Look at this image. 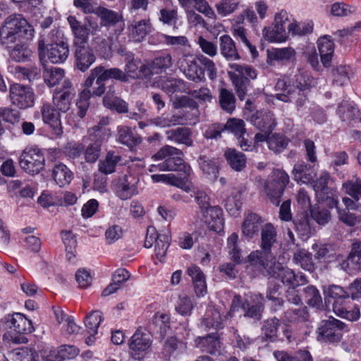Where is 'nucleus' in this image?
<instances>
[{
  "label": "nucleus",
  "instance_id": "c756f323",
  "mask_svg": "<svg viewBox=\"0 0 361 361\" xmlns=\"http://www.w3.org/2000/svg\"><path fill=\"white\" fill-rule=\"evenodd\" d=\"M317 46L321 61L324 66H330L334 51V43L328 35H324L317 40Z\"/></svg>",
  "mask_w": 361,
  "mask_h": 361
},
{
  "label": "nucleus",
  "instance_id": "0e129e2a",
  "mask_svg": "<svg viewBox=\"0 0 361 361\" xmlns=\"http://www.w3.org/2000/svg\"><path fill=\"white\" fill-rule=\"evenodd\" d=\"M333 310L337 314L349 321H356L360 317V310L358 306H354L353 309L347 310L344 307H338L336 302H334Z\"/></svg>",
  "mask_w": 361,
  "mask_h": 361
},
{
  "label": "nucleus",
  "instance_id": "37998d69",
  "mask_svg": "<svg viewBox=\"0 0 361 361\" xmlns=\"http://www.w3.org/2000/svg\"><path fill=\"white\" fill-rule=\"evenodd\" d=\"M121 157L114 152H109L104 160L99 162V171L104 174H110L115 171L116 164L121 161Z\"/></svg>",
  "mask_w": 361,
  "mask_h": 361
},
{
  "label": "nucleus",
  "instance_id": "f704fd0d",
  "mask_svg": "<svg viewBox=\"0 0 361 361\" xmlns=\"http://www.w3.org/2000/svg\"><path fill=\"white\" fill-rule=\"evenodd\" d=\"M128 29L135 41L140 42L151 31V25L148 20H141L131 23Z\"/></svg>",
  "mask_w": 361,
  "mask_h": 361
},
{
  "label": "nucleus",
  "instance_id": "58836bf2",
  "mask_svg": "<svg viewBox=\"0 0 361 361\" xmlns=\"http://www.w3.org/2000/svg\"><path fill=\"white\" fill-rule=\"evenodd\" d=\"M353 75V71L350 66L340 65L332 70L333 85L343 86L347 85Z\"/></svg>",
  "mask_w": 361,
  "mask_h": 361
},
{
  "label": "nucleus",
  "instance_id": "13d9d810",
  "mask_svg": "<svg viewBox=\"0 0 361 361\" xmlns=\"http://www.w3.org/2000/svg\"><path fill=\"white\" fill-rule=\"evenodd\" d=\"M306 302L312 307H319L322 302V296L319 290L313 286H307L302 289Z\"/></svg>",
  "mask_w": 361,
  "mask_h": 361
},
{
  "label": "nucleus",
  "instance_id": "dca6fc26",
  "mask_svg": "<svg viewBox=\"0 0 361 361\" xmlns=\"http://www.w3.org/2000/svg\"><path fill=\"white\" fill-rule=\"evenodd\" d=\"M100 75L105 80L114 79L121 82H127V75L123 70L118 68H105L102 66H98L91 71L88 78L86 79L84 85L87 87L92 86L97 75Z\"/></svg>",
  "mask_w": 361,
  "mask_h": 361
},
{
  "label": "nucleus",
  "instance_id": "9b49d317",
  "mask_svg": "<svg viewBox=\"0 0 361 361\" xmlns=\"http://www.w3.org/2000/svg\"><path fill=\"white\" fill-rule=\"evenodd\" d=\"M75 90L69 80H64L61 87H57L53 93V104L61 112H67L71 107Z\"/></svg>",
  "mask_w": 361,
  "mask_h": 361
},
{
  "label": "nucleus",
  "instance_id": "c85d7f7f",
  "mask_svg": "<svg viewBox=\"0 0 361 361\" xmlns=\"http://www.w3.org/2000/svg\"><path fill=\"white\" fill-rule=\"evenodd\" d=\"M170 320L169 314L157 312L153 316L149 329L159 334L161 338H164L171 328Z\"/></svg>",
  "mask_w": 361,
  "mask_h": 361
},
{
  "label": "nucleus",
  "instance_id": "a18cd8bd",
  "mask_svg": "<svg viewBox=\"0 0 361 361\" xmlns=\"http://www.w3.org/2000/svg\"><path fill=\"white\" fill-rule=\"evenodd\" d=\"M9 52L11 60L16 62H22L29 59L32 55L31 50L25 44V41H19Z\"/></svg>",
  "mask_w": 361,
  "mask_h": 361
},
{
  "label": "nucleus",
  "instance_id": "4c0bfd02",
  "mask_svg": "<svg viewBox=\"0 0 361 361\" xmlns=\"http://www.w3.org/2000/svg\"><path fill=\"white\" fill-rule=\"evenodd\" d=\"M310 314L307 307L289 309L284 312L283 322L287 323H302L309 320Z\"/></svg>",
  "mask_w": 361,
  "mask_h": 361
},
{
  "label": "nucleus",
  "instance_id": "a19ab883",
  "mask_svg": "<svg viewBox=\"0 0 361 361\" xmlns=\"http://www.w3.org/2000/svg\"><path fill=\"white\" fill-rule=\"evenodd\" d=\"M96 14L101 19V25L106 27L114 26L122 22V16L118 13L104 7L97 8Z\"/></svg>",
  "mask_w": 361,
  "mask_h": 361
},
{
  "label": "nucleus",
  "instance_id": "bf43d9fd",
  "mask_svg": "<svg viewBox=\"0 0 361 361\" xmlns=\"http://www.w3.org/2000/svg\"><path fill=\"white\" fill-rule=\"evenodd\" d=\"M151 178L154 183H164L183 188L185 185V181L177 178L175 175L169 174H153Z\"/></svg>",
  "mask_w": 361,
  "mask_h": 361
},
{
  "label": "nucleus",
  "instance_id": "49530a36",
  "mask_svg": "<svg viewBox=\"0 0 361 361\" xmlns=\"http://www.w3.org/2000/svg\"><path fill=\"white\" fill-rule=\"evenodd\" d=\"M295 51L291 47H285L281 49H272L268 51L267 62L272 65L274 61H288L293 57Z\"/></svg>",
  "mask_w": 361,
  "mask_h": 361
},
{
  "label": "nucleus",
  "instance_id": "c03bdc74",
  "mask_svg": "<svg viewBox=\"0 0 361 361\" xmlns=\"http://www.w3.org/2000/svg\"><path fill=\"white\" fill-rule=\"evenodd\" d=\"M62 239L66 246V252L67 260L70 263L75 262V248L76 239L75 235L71 231H63Z\"/></svg>",
  "mask_w": 361,
  "mask_h": 361
},
{
  "label": "nucleus",
  "instance_id": "6ab92c4d",
  "mask_svg": "<svg viewBox=\"0 0 361 361\" xmlns=\"http://www.w3.org/2000/svg\"><path fill=\"white\" fill-rule=\"evenodd\" d=\"M75 65L82 72L86 71L96 61V56L90 45L73 47Z\"/></svg>",
  "mask_w": 361,
  "mask_h": 361
},
{
  "label": "nucleus",
  "instance_id": "8fccbe9b",
  "mask_svg": "<svg viewBox=\"0 0 361 361\" xmlns=\"http://www.w3.org/2000/svg\"><path fill=\"white\" fill-rule=\"evenodd\" d=\"M288 32L293 36H302L310 34L313 30L312 22L298 23L294 18L290 24L287 25Z\"/></svg>",
  "mask_w": 361,
  "mask_h": 361
},
{
  "label": "nucleus",
  "instance_id": "338daca9",
  "mask_svg": "<svg viewBox=\"0 0 361 361\" xmlns=\"http://www.w3.org/2000/svg\"><path fill=\"white\" fill-rule=\"evenodd\" d=\"M225 130H229L239 138L245 133V123L241 119L231 118L226 124H224Z\"/></svg>",
  "mask_w": 361,
  "mask_h": 361
},
{
  "label": "nucleus",
  "instance_id": "ea45409f",
  "mask_svg": "<svg viewBox=\"0 0 361 361\" xmlns=\"http://www.w3.org/2000/svg\"><path fill=\"white\" fill-rule=\"evenodd\" d=\"M288 33L285 27L281 25H277L274 23V28L264 27L263 30L264 37L271 42H285L288 38Z\"/></svg>",
  "mask_w": 361,
  "mask_h": 361
},
{
  "label": "nucleus",
  "instance_id": "aec40b11",
  "mask_svg": "<svg viewBox=\"0 0 361 361\" xmlns=\"http://www.w3.org/2000/svg\"><path fill=\"white\" fill-rule=\"evenodd\" d=\"M126 59H124L125 68L123 72L129 77L133 78H140L148 76V68L147 64H143L141 61L135 59L133 54H126Z\"/></svg>",
  "mask_w": 361,
  "mask_h": 361
},
{
  "label": "nucleus",
  "instance_id": "864d4df0",
  "mask_svg": "<svg viewBox=\"0 0 361 361\" xmlns=\"http://www.w3.org/2000/svg\"><path fill=\"white\" fill-rule=\"evenodd\" d=\"M43 76L45 83L49 87H54L64 78V71L60 68L46 69Z\"/></svg>",
  "mask_w": 361,
  "mask_h": 361
},
{
  "label": "nucleus",
  "instance_id": "7c9ffc66",
  "mask_svg": "<svg viewBox=\"0 0 361 361\" xmlns=\"http://www.w3.org/2000/svg\"><path fill=\"white\" fill-rule=\"evenodd\" d=\"M148 76L152 74H159L165 72L172 66V57L169 54H164L154 58L147 63Z\"/></svg>",
  "mask_w": 361,
  "mask_h": 361
},
{
  "label": "nucleus",
  "instance_id": "473e14b6",
  "mask_svg": "<svg viewBox=\"0 0 361 361\" xmlns=\"http://www.w3.org/2000/svg\"><path fill=\"white\" fill-rule=\"evenodd\" d=\"M294 180L300 184H308L314 181L315 173L306 164H295L292 171Z\"/></svg>",
  "mask_w": 361,
  "mask_h": 361
},
{
  "label": "nucleus",
  "instance_id": "b1692460",
  "mask_svg": "<svg viewBox=\"0 0 361 361\" xmlns=\"http://www.w3.org/2000/svg\"><path fill=\"white\" fill-rule=\"evenodd\" d=\"M250 122L262 132L271 133L276 126L274 114L271 111H257L250 117Z\"/></svg>",
  "mask_w": 361,
  "mask_h": 361
},
{
  "label": "nucleus",
  "instance_id": "4468645a",
  "mask_svg": "<svg viewBox=\"0 0 361 361\" xmlns=\"http://www.w3.org/2000/svg\"><path fill=\"white\" fill-rule=\"evenodd\" d=\"M99 127H92L89 130L90 140L92 142L85 151V159L88 163H94L99 157L102 143L104 140V134L105 131L99 128Z\"/></svg>",
  "mask_w": 361,
  "mask_h": 361
},
{
  "label": "nucleus",
  "instance_id": "6e6d98bb",
  "mask_svg": "<svg viewBox=\"0 0 361 361\" xmlns=\"http://www.w3.org/2000/svg\"><path fill=\"white\" fill-rule=\"evenodd\" d=\"M288 140L283 135L274 134L267 139V145L269 149L275 153H280L288 146Z\"/></svg>",
  "mask_w": 361,
  "mask_h": 361
},
{
  "label": "nucleus",
  "instance_id": "f8f14e48",
  "mask_svg": "<svg viewBox=\"0 0 361 361\" xmlns=\"http://www.w3.org/2000/svg\"><path fill=\"white\" fill-rule=\"evenodd\" d=\"M177 64L188 79L197 82L204 78V71L198 65L196 58L193 55H183L178 59Z\"/></svg>",
  "mask_w": 361,
  "mask_h": 361
},
{
  "label": "nucleus",
  "instance_id": "e2e57ef3",
  "mask_svg": "<svg viewBox=\"0 0 361 361\" xmlns=\"http://www.w3.org/2000/svg\"><path fill=\"white\" fill-rule=\"evenodd\" d=\"M192 308L191 298L186 295H180L176 305V312L183 316H187L191 314Z\"/></svg>",
  "mask_w": 361,
  "mask_h": 361
},
{
  "label": "nucleus",
  "instance_id": "680f3d73",
  "mask_svg": "<svg viewBox=\"0 0 361 361\" xmlns=\"http://www.w3.org/2000/svg\"><path fill=\"white\" fill-rule=\"evenodd\" d=\"M170 236L167 233H160L159 238L155 243V254L159 261H162L166 254L167 249L170 244Z\"/></svg>",
  "mask_w": 361,
  "mask_h": 361
},
{
  "label": "nucleus",
  "instance_id": "79ce46f5",
  "mask_svg": "<svg viewBox=\"0 0 361 361\" xmlns=\"http://www.w3.org/2000/svg\"><path fill=\"white\" fill-rule=\"evenodd\" d=\"M199 164L209 180L214 181L216 179L219 173V166L215 159H209L206 156H201L199 159Z\"/></svg>",
  "mask_w": 361,
  "mask_h": 361
},
{
  "label": "nucleus",
  "instance_id": "412c9836",
  "mask_svg": "<svg viewBox=\"0 0 361 361\" xmlns=\"http://www.w3.org/2000/svg\"><path fill=\"white\" fill-rule=\"evenodd\" d=\"M195 345L202 352L212 355L219 353L221 349V341L216 332L197 337L195 340Z\"/></svg>",
  "mask_w": 361,
  "mask_h": 361
},
{
  "label": "nucleus",
  "instance_id": "de8ad7c7",
  "mask_svg": "<svg viewBox=\"0 0 361 361\" xmlns=\"http://www.w3.org/2000/svg\"><path fill=\"white\" fill-rule=\"evenodd\" d=\"M159 87L166 94L171 95L175 92H181L184 87V82L182 80L173 78H161Z\"/></svg>",
  "mask_w": 361,
  "mask_h": 361
},
{
  "label": "nucleus",
  "instance_id": "09e8293b",
  "mask_svg": "<svg viewBox=\"0 0 361 361\" xmlns=\"http://www.w3.org/2000/svg\"><path fill=\"white\" fill-rule=\"evenodd\" d=\"M292 90H295V94H300V92L307 89L311 84L310 77L306 72L299 71L294 75L290 81Z\"/></svg>",
  "mask_w": 361,
  "mask_h": 361
},
{
  "label": "nucleus",
  "instance_id": "4d7b16f0",
  "mask_svg": "<svg viewBox=\"0 0 361 361\" xmlns=\"http://www.w3.org/2000/svg\"><path fill=\"white\" fill-rule=\"evenodd\" d=\"M279 326L280 320L276 317L265 320L262 329L264 336L267 339L273 341L276 337Z\"/></svg>",
  "mask_w": 361,
  "mask_h": 361
},
{
  "label": "nucleus",
  "instance_id": "f03ea898",
  "mask_svg": "<svg viewBox=\"0 0 361 361\" xmlns=\"http://www.w3.org/2000/svg\"><path fill=\"white\" fill-rule=\"evenodd\" d=\"M182 155L183 152L178 149L166 145L154 154L152 158L155 160L164 159L162 163L159 164V171L183 172L185 177L182 180L184 181L185 179H187V177L190 176L192 169L180 157Z\"/></svg>",
  "mask_w": 361,
  "mask_h": 361
},
{
  "label": "nucleus",
  "instance_id": "bb28decb",
  "mask_svg": "<svg viewBox=\"0 0 361 361\" xmlns=\"http://www.w3.org/2000/svg\"><path fill=\"white\" fill-rule=\"evenodd\" d=\"M51 176L56 184L63 188L71 183L73 173L64 164L58 163L53 166Z\"/></svg>",
  "mask_w": 361,
  "mask_h": 361
},
{
  "label": "nucleus",
  "instance_id": "2eb2a0df",
  "mask_svg": "<svg viewBox=\"0 0 361 361\" xmlns=\"http://www.w3.org/2000/svg\"><path fill=\"white\" fill-rule=\"evenodd\" d=\"M41 113L43 121L49 125L56 137H60L63 133L61 122V111L54 104L46 103L42 106Z\"/></svg>",
  "mask_w": 361,
  "mask_h": 361
},
{
  "label": "nucleus",
  "instance_id": "1a4fd4ad",
  "mask_svg": "<svg viewBox=\"0 0 361 361\" xmlns=\"http://www.w3.org/2000/svg\"><path fill=\"white\" fill-rule=\"evenodd\" d=\"M278 244L276 228L271 223H267L262 227L261 231V250L255 252L261 254L259 261L269 262L274 259L275 257L272 253V249Z\"/></svg>",
  "mask_w": 361,
  "mask_h": 361
},
{
  "label": "nucleus",
  "instance_id": "39448f33",
  "mask_svg": "<svg viewBox=\"0 0 361 361\" xmlns=\"http://www.w3.org/2000/svg\"><path fill=\"white\" fill-rule=\"evenodd\" d=\"M231 71L228 75L233 84L238 98L244 100L247 87L250 85V80L257 78V71L252 67L245 64L230 63Z\"/></svg>",
  "mask_w": 361,
  "mask_h": 361
},
{
  "label": "nucleus",
  "instance_id": "393cba45",
  "mask_svg": "<svg viewBox=\"0 0 361 361\" xmlns=\"http://www.w3.org/2000/svg\"><path fill=\"white\" fill-rule=\"evenodd\" d=\"M202 213L204 222L212 230L220 232L223 229L224 224L223 212L219 206L209 207L202 211Z\"/></svg>",
  "mask_w": 361,
  "mask_h": 361
},
{
  "label": "nucleus",
  "instance_id": "e433bc0d",
  "mask_svg": "<svg viewBox=\"0 0 361 361\" xmlns=\"http://www.w3.org/2000/svg\"><path fill=\"white\" fill-rule=\"evenodd\" d=\"M293 260L305 271L312 272L314 270L312 253L305 249L297 250L294 252Z\"/></svg>",
  "mask_w": 361,
  "mask_h": 361
},
{
  "label": "nucleus",
  "instance_id": "20e7f679",
  "mask_svg": "<svg viewBox=\"0 0 361 361\" xmlns=\"http://www.w3.org/2000/svg\"><path fill=\"white\" fill-rule=\"evenodd\" d=\"M290 182L288 174L283 170L276 169L262 180V191L274 204L279 206L284 190Z\"/></svg>",
  "mask_w": 361,
  "mask_h": 361
},
{
  "label": "nucleus",
  "instance_id": "2f4dec72",
  "mask_svg": "<svg viewBox=\"0 0 361 361\" xmlns=\"http://www.w3.org/2000/svg\"><path fill=\"white\" fill-rule=\"evenodd\" d=\"M168 140L178 144H183L188 147L192 146L193 142L191 138L192 131L190 128L183 127L169 130L166 133Z\"/></svg>",
  "mask_w": 361,
  "mask_h": 361
},
{
  "label": "nucleus",
  "instance_id": "9d476101",
  "mask_svg": "<svg viewBox=\"0 0 361 361\" xmlns=\"http://www.w3.org/2000/svg\"><path fill=\"white\" fill-rule=\"evenodd\" d=\"M9 97L13 105L19 109H25L32 107L35 102V95L32 89L20 84H13L10 87Z\"/></svg>",
  "mask_w": 361,
  "mask_h": 361
},
{
  "label": "nucleus",
  "instance_id": "ddd939ff",
  "mask_svg": "<svg viewBox=\"0 0 361 361\" xmlns=\"http://www.w3.org/2000/svg\"><path fill=\"white\" fill-rule=\"evenodd\" d=\"M151 345L148 334L142 331L141 328L136 330L128 342L129 354L135 360H140Z\"/></svg>",
  "mask_w": 361,
  "mask_h": 361
},
{
  "label": "nucleus",
  "instance_id": "a211bd4d",
  "mask_svg": "<svg viewBox=\"0 0 361 361\" xmlns=\"http://www.w3.org/2000/svg\"><path fill=\"white\" fill-rule=\"evenodd\" d=\"M264 299L262 294H252L242 305L245 317L259 321L262 319L264 311Z\"/></svg>",
  "mask_w": 361,
  "mask_h": 361
},
{
  "label": "nucleus",
  "instance_id": "cd10ccee",
  "mask_svg": "<svg viewBox=\"0 0 361 361\" xmlns=\"http://www.w3.org/2000/svg\"><path fill=\"white\" fill-rule=\"evenodd\" d=\"M221 54L228 61H235L240 59L235 44L232 38L228 35H224L219 38Z\"/></svg>",
  "mask_w": 361,
  "mask_h": 361
},
{
  "label": "nucleus",
  "instance_id": "0eeeda50",
  "mask_svg": "<svg viewBox=\"0 0 361 361\" xmlns=\"http://www.w3.org/2000/svg\"><path fill=\"white\" fill-rule=\"evenodd\" d=\"M345 324L340 320L330 318L323 320L317 329V340L326 343H336L341 341Z\"/></svg>",
  "mask_w": 361,
  "mask_h": 361
},
{
  "label": "nucleus",
  "instance_id": "5701e85b",
  "mask_svg": "<svg viewBox=\"0 0 361 361\" xmlns=\"http://www.w3.org/2000/svg\"><path fill=\"white\" fill-rule=\"evenodd\" d=\"M67 20L74 35L73 47L90 45L88 43L90 30L82 25L74 16H71Z\"/></svg>",
  "mask_w": 361,
  "mask_h": 361
},
{
  "label": "nucleus",
  "instance_id": "052dcab7",
  "mask_svg": "<svg viewBox=\"0 0 361 361\" xmlns=\"http://www.w3.org/2000/svg\"><path fill=\"white\" fill-rule=\"evenodd\" d=\"M103 102L107 108L114 109L119 113L127 111V104L117 97H111L109 94H106L103 99Z\"/></svg>",
  "mask_w": 361,
  "mask_h": 361
},
{
  "label": "nucleus",
  "instance_id": "a878e982",
  "mask_svg": "<svg viewBox=\"0 0 361 361\" xmlns=\"http://www.w3.org/2000/svg\"><path fill=\"white\" fill-rule=\"evenodd\" d=\"M264 221L261 216L255 213H250L245 216L242 224L243 234L251 239L257 235L260 231Z\"/></svg>",
  "mask_w": 361,
  "mask_h": 361
},
{
  "label": "nucleus",
  "instance_id": "3c124183",
  "mask_svg": "<svg viewBox=\"0 0 361 361\" xmlns=\"http://www.w3.org/2000/svg\"><path fill=\"white\" fill-rule=\"evenodd\" d=\"M150 123L157 127L169 128L171 126L183 124V117L180 115H172L171 116H162L152 119Z\"/></svg>",
  "mask_w": 361,
  "mask_h": 361
},
{
  "label": "nucleus",
  "instance_id": "72a5a7b5",
  "mask_svg": "<svg viewBox=\"0 0 361 361\" xmlns=\"http://www.w3.org/2000/svg\"><path fill=\"white\" fill-rule=\"evenodd\" d=\"M224 156L231 168L235 171H241L246 166L245 154L235 149H228Z\"/></svg>",
  "mask_w": 361,
  "mask_h": 361
},
{
  "label": "nucleus",
  "instance_id": "5fc2aeb1",
  "mask_svg": "<svg viewBox=\"0 0 361 361\" xmlns=\"http://www.w3.org/2000/svg\"><path fill=\"white\" fill-rule=\"evenodd\" d=\"M219 103L221 108L228 113H232L235 108L234 94L228 90L223 88L220 91Z\"/></svg>",
  "mask_w": 361,
  "mask_h": 361
},
{
  "label": "nucleus",
  "instance_id": "423d86ee",
  "mask_svg": "<svg viewBox=\"0 0 361 361\" xmlns=\"http://www.w3.org/2000/svg\"><path fill=\"white\" fill-rule=\"evenodd\" d=\"M20 168L26 173L38 174L45 166V157L43 152L37 147H26L18 158Z\"/></svg>",
  "mask_w": 361,
  "mask_h": 361
},
{
  "label": "nucleus",
  "instance_id": "f257e3e1",
  "mask_svg": "<svg viewBox=\"0 0 361 361\" xmlns=\"http://www.w3.org/2000/svg\"><path fill=\"white\" fill-rule=\"evenodd\" d=\"M34 33L33 27L21 15H11L0 27V43L8 46L17 41H29Z\"/></svg>",
  "mask_w": 361,
  "mask_h": 361
},
{
  "label": "nucleus",
  "instance_id": "6e6552de",
  "mask_svg": "<svg viewBox=\"0 0 361 361\" xmlns=\"http://www.w3.org/2000/svg\"><path fill=\"white\" fill-rule=\"evenodd\" d=\"M39 57L42 61L46 56L52 63L64 62L69 55V48L67 43L61 42L49 44L46 47L43 39L38 42Z\"/></svg>",
  "mask_w": 361,
  "mask_h": 361
},
{
  "label": "nucleus",
  "instance_id": "69168bd1",
  "mask_svg": "<svg viewBox=\"0 0 361 361\" xmlns=\"http://www.w3.org/2000/svg\"><path fill=\"white\" fill-rule=\"evenodd\" d=\"M343 188L345 193L350 195L356 201L361 197V180L358 178L348 180L343 184Z\"/></svg>",
  "mask_w": 361,
  "mask_h": 361
},
{
  "label": "nucleus",
  "instance_id": "7ed1b4c3",
  "mask_svg": "<svg viewBox=\"0 0 361 361\" xmlns=\"http://www.w3.org/2000/svg\"><path fill=\"white\" fill-rule=\"evenodd\" d=\"M261 254L257 252H251L247 258L248 261L253 265H259L267 272V275L279 279L286 286L295 287L296 274L293 270L283 267L281 263L274 259L269 262L259 261Z\"/></svg>",
  "mask_w": 361,
  "mask_h": 361
},
{
  "label": "nucleus",
  "instance_id": "774afa93",
  "mask_svg": "<svg viewBox=\"0 0 361 361\" xmlns=\"http://www.w3.org/2000/svg\"><path fill=\"white\" fill-rule=\"evenodd\" d=\"M348 259L355 269L361 270V241L353 243Z\"/></svg>",
  "mask_w": 361,
  "mask_h": 361
},
{
  "label": "nucleus",
  "instance_id": "c9c22d12",
  "mask_svg": "<svg viewBox=\"0 0 361 361\" xmlns=\"http://www.w3.org/2000/svg\"><path fill=\"white\" fill-rule=\"evenodd\" d=\"M226 250L233 262L235 264L241 262L242 249L240 246L238 235L236 233H233L227 238Z\"/></svg>",
  "mask_w": 361,
  "mask_h": 361
},
{
  "label": "nucleus",
  "instance_id": "4be33fe9",
  "mask_svg": "<svg viewBox=\"0 0 361 361\" xmlns=\"http://www.w3.org/2000/svg\"><path fill=\"white\" fill-rule=\"evenodd\" d=\"M6 325L9 329L20 334H29L33 331L32 322L20 313L8 315Z\"/></svg>",
  "mask_w": 361,
  "mask_h": 361
},
{
  "label": "nucleus",
  "instance_id": "f3484780",
  "mask_svg": "<svg viewBox=\"0 0 361 361\" xmlns=\"http://www.w3.org/2000/svg\"><path fill=\"white\" fill-rule=\"evenodd\" d=\"M138 182L139 179L132 175H125L118 178L115 186L117 196L123 200L130 199L138 192L137 186Z\"/></svg>",
  "mask_w": 361,
  "mask_h": 361
},
{
  "label": "nucleus",
  "instance_id": "603ef678",
  "mask_svg": "<svg viewBox=\"0 0 361 361\" xmlns=\"http://www.w3.org/2000/svg\"><path fill=\"white\" fill-rule=\"evenodd\" d=\"M118 139L122 144L130 147L140 142V138L134 135L130 128L126 126L119 128Z\"/></svg>",
  "mask_w": 361,
  "mask_h": 361
}]
</instances>
